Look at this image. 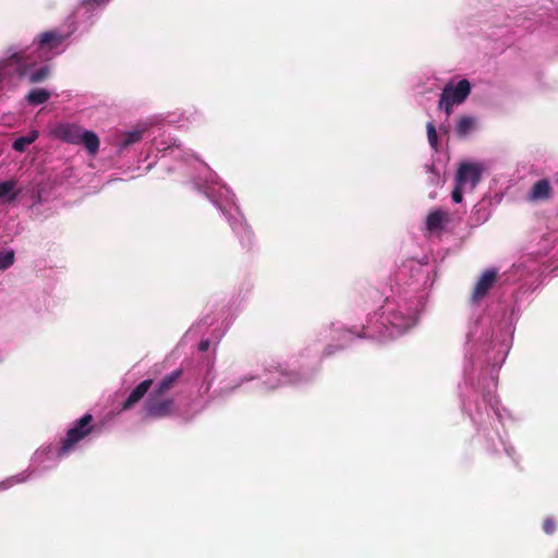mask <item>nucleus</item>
I'll list each match as a JSON object with an SVG mask.
<instances>
[{
	"label": "nucleus",
	"instance_id": "obj_22",
	"mask_svg": "<svg viewBox=\"0 0 558 558\" xmlns=\"http://www.w3.org/2000/svg\"><path fill=\"white\" fill-rule=\"evenodd\" d=\"M471 92V84L463 78L456 83V106L462 104Z\"/></svg>",
	"mask_w": 558,
	"mask_h": 558
},
{
	"label": "nucleus",
	"instance_id": "obj_16",
	"mask_svg": "<svg viewBox=\"0 0 558 558\" xmlns=\"http://www.w3.org/2000/svg\"><path fill=\"white\" fill-rule=\"evenodd\" d=\"M34 476H39V475L33 470V466L29 465L26 470L13 475V476H10V477L5 478L4 481H1L0 482V490H5V489L13 487L14 485L25 483Z\"/></svg>",
	"mask_w": 558,
	"mask_h": 558
},
{
	"label": "nucleus",
	"instance_id": "obj_14",
	"mask_svg": "<svg viewBox=\"0 0 558 558\" xmlns=\"http://www.w3.org/2000/svg\"><path fill=\"white\" fill-rule=\"evenodd\" d=\"M551 186L547 179L535 182L529 192L526 199L531 203L548 201L551 197Z\"/></svg>",
	"mask_w": 558,
	"mask_h": 558
},
{
	"label": "nucleus",
	"instance_id": "obj_19",
	"mask_svg": "<svg viewBox=\"0 0 558 558\" xmlns=\"http://www.w3.org/2000/svg\"><path fill=\"white\" fill-rule=\"evenodd\" d=\"M39 136L38 131L32 130L27 135L17 137L12 143V148L17 153H24Z\"/></svg>",
	"mask_w": 558,
	"mask_h": 558
},
{
	"label": "nucleus",
	"instance_id": "obj_12",
	"mask_svg": "<svg viewBox=\"0 0 558 558\" xmlns=\"http://www.w3.org/2000/svg\"><path fill=\"white\" fill-rule=\"evenodd\" d=\"M211 327L213 339L219 340L226 330L229 328V323L215 324L214 319L209 317L203 318L199 323L193 325L186 332V338H194L203 332L204 328Z\"/></svg>",
	"mask_w": 558,
	"mask_h": 558
},
{
	"label": "nucleus",
	"instance_id": "obj_17",
	"mask_svg": "<svg viewBox=\"0 0 558 558\" xmlns=\"http://www.w3.org/2000/svg\"><path fill=\"white\" fill-rule=\"evenodd\" d=\"M477 120L475 117L462 116L456 124V134L460 138L468 137L471 133L476 131Z\"/></svg>",
	"mask_w": 558,
	"mask_h": 558
},
{
	"label": "nucleus",
	"instance_id": "obj_7",
	"mask_svg": "<svg viewBox=\"0 0 558 558\" xmlns=\"http://www.w3.org/2000/svg\"><path fill=\"white\" fill-rule=\"evenodd\" d=\"M51 134L62 142L72 145H83L90 156H95L99 150L100 142L97 134L75 123H58L52 128Z\"/></svg>",
	"mask_w": 558,
	"mask_h": 558
},
{
	"label": "nucleus",
	"instance_id": "obj_23",
	"mask_svg": "<svg viewBox=\"0 0 558 558\" xmlns=\"http://www.w3.org/2000/svg\"><path fill=\"white\" fill-rule=\"evenodd\" d=\"M14 251L11 248L0 250V271L10 268L14 263Z\"/></svg>",
	"mask_w": 558,
	"mask_h": 558
},
{
	"label": "nucleus",
	"instance_id": "obj_3",
	"mask_svg": "<svg viewBox=\"0 0 558 558\" xmlns=\"http://www.w3.org/2000/svg\"><path fill=\"white\" fill-rule=\"evenodd\" d=\"M364 328L365 324L349 327L341 322L331 323L319 331V337L330 342L326 344L320 353L315 352L310 360L305 356V353L310 354L311 350L310 348L305 349V352L301 355L302 361L298 369L292 367V364L287 361L271 360L265 365L262 374L256 372L244 374L227 383L222 387V391L232 392L254 380H257L256 385L265 390H272L283 385L306 380L317 371L324 357L342 350L357 338L369 339L364 336Z\"/></svg>",
	"mask_w": 558,
	"mask_h": 558
},
{
	"label": "nucleus",
	"instance_id": "obj_2",
	"mask_svg": "<svg viewBox=\"0 0 558 558\" xmlns=\"http://www.w3.org/2000/svg\"><path fill=\"white\" fill-rule=\"evenodd\" d=\"M110 0H80L66 29L56 28L38 35L29 46H10L0 59V87L13 85L21 78L31 83H40L48 78V62L61 54L66 48V40L80 28L87 31L98 12Z\"/></svg>",
	"mask_w": 558,
	"mask_h": 558
},
{
	"label": "nucleus",
	"instance_id": "obj_6",
	"mask_svg": "<svg viewBox=\"0 0 558 558\" xmlns=\"http://www.w3.org/2000/svg\"><path fill=\"white\" fill-rule=\"evenodd\" d=\"M180 376V371H173L155 385L145 401L144 410L147 417L161 418L172 413V393Z\"/></svg>",
	"mask_w": 558,
	"mask_h": 558
},
{
	"label": "nucleus",
	"instance_id": "obj_9",
	"mask_svg": "<svg viewBox=\"0 0 558 558\" xmlns=\"http://www.w3.org/2000/svg\"><path fill=\"white\" fill-rule=\"evenodd\" d=\"M451 223V214L447 209H430L420 226V230L424 238L430 242L440 241L445 234L449 233Z\"/></svg>",
	"mask_w": 558,
	"mask_h": 558
},
{
	"label": "nucleus",
	"instance_id": "obj_5",
	"mask_svg": "<svg viewBox=\"0 0 558 558\" xmlns=\"http://www.w3.org/2000/svg\"><path fill=\"white\" fill-rule=\"evenodd\" d=\"M453 110V80L446 83L438 107L436 110L437 118H433L426 124L427 141L433 151L438 155L437 159L430 166H426L428 173V181L430 184L439 185L445 182L446 163L441 159L444 155L445 160H449L446 148L449 144L450 132V114Z\"/></svg>",
	"mask_w": 558,
	"mask_h": 558
},
{
	"label": "nucleus",
	"instance_id": "obj_15",
	"mask_svg": "<svg viewBox=\"0 0 558 558\" xmlns=\"http://www.w3.org/2000/svg\"><path fill=\"white\" fill-rule=\"evenodd\" d=\"M153 380L146 379L140 383L129 395L122 405V410H129L134 407L151 388Z\"/></svg>",
	"mask_w": 558,
	"mask_h": 558
},
{
	"label": "nucleus",
	"instance_id": "obj_21",
	"mask_svg": "<svg viewBox=\"0 0 558 558\" xmlns=\"http://www.w3.org/2000/svg\"><path fill=\"white\" fill-rule=\"evenodd\" d=\"M51 97V93L45 88H34L26 95V100L33 106L45 104Z\"/></svg>",
	"mask_w": 558,
	"mask_h": 558
},
{
	"label": "nucleus",
	"instance_id": "obj_25",
	"mask_svg": "<svg viewBox=\"0 0 558 558\" xmlns=\"http://www.w3.org/2000/svg\"><path fill=\"white\" fill-rule=\"evenodd\" d=\"M543 530L546 534H553L556 530V522L551 518H547L543 522Z\"/></svg>",
	"mask_w": 558,
	"mask_h": 558
},
{
	"label": "nucleus",
	"instance_id": "obj_4",
	"mask_svg": "<svg viewBox=\"0 0 558 558\" xmlns=\"http://www.w3.org/2000/svg\"><path fill=\"white\" fill-rule=\"evenodd\" d=\"M153 146L158 151L169 150L170 156L182 159L192 171L196 172L195 174L191 173L194 186L227 218L241 244L250 247L253 244L254 234L236 206L234 195L218 181L216 173L194 154L182 149L172 138L161 141L155 138Z\"/></svg>",
	"mask_w": 558,
	"mask_h": 558
},
{
	"label": "nucleus",
	"instance_id": "obj_8",
	"mask_svg": "<svg viewBox=\"0 0 558 558\" xmlns=\"http://www.w3.org/2000/svg\"><path fill=\"white\" fill-rule=\"evenodd\" d=\"M94 428V417L89 413L84 414L82 417L69 424L64 436L59 440L63 452H66L68 456H70L77 451L89 438Z\"/></svg>",
	"mask_w": 558,
	"mask_h": 558
},
{
	"label": "nucleus",
	"instance_id": "obj_1",
	"mask_svg": "<svg viewBox=\"0 0 558 558\" xmlns=\"http://www.w3.org/2000/svg\"><path fill=\"white\" fill-rule=\"evenodd\" d=\"M435 278L436 264L429 256L404 259L395 274L390 293L367 315L364 336L386 342L413 329L425 310Z\"/></svg>",
	"mask_w": 558,
	"mask_h": 558
},
{
	"label": "nucleus",
	"instance_id": "obj_18",
	"mask_svg": "<svg viewBox=\"0 0 558 558\" xmlns=\"http://www.w3.org/2000/svg\"><path fill=\"white\" fill-rule=\"evenodd\" d=\"M144 137V129H135L124 133L117 143L119 153H122L129 146L140 142Z\"/></svg>",
	"mask_w": 558,
	"mask_h": 558
},
{
	"label": "nucleus",
	"instance_id": "obj_26",
	"mask_svg": "<svg viewBox=\"0 0 558 558\" xmlns=\"http://www.w3.org/2000/svg\"><path fill=\"white\" fill-rule=\"evenodd\" d=\"M210 341L211 340L209 338L202 340L198 345L199 351H202V352L207 351L210 345Z\"/></svg>",
	"mask_w": 558,
	"mask_h": 558
},
{
	"label": "nucleus",
	"instance_id": "obj_13",
	"mask_svg": "<svg viewBox=\"0 0 558 558\" xmlns=\"http://www.w3.org/2000/svg\"><path fill=\"white\" fill-rule=\"evenodd\" d=\"M498 271L496 268H488L486 269L481 277L478 278L477 282L475 283L474 290H473V299L474 300H481L488 291L494 287V284L497 281Z\"/></svg>",
	"mask_w": 558,
	"mask_h": 558
},
{
	"label": "nucleus",
	"instance_id": "obj_11",
	"mask_svg": "<svg viewBox=\"0 0 558 558\" xmlns=\"http://www.w3.org/2000/svg\"><path fill=\"white\" fill-rule=\"evenodd\" d=\"M484 166L480 162H461L456 171V204L461 203L463 190H473L481 181Z\"/></svg>",
	"mask_w": 558,
	"mask_h": 558
},
{
	"label": "nucleus",
	"instance_id": "obj_24",
	"mask_svg": "<svg viewBox=\"0 0 558 558\" xmlns=\"http://www.w3.org/2000/svg\"><path fill=\"white\" fill-rule=\"evenodd\" d=\"M214 372H213V366L207 363L206 364V369H205V373H204V379H203V384H202V388L204 389L205 392H207L213 384V380H214Z\"/></svg>",
	"mask_w": 558,
	"mask_h": 558
},
{
	"label": "nucleus",
	"instance_id": "obj_10",
	"mask_svg": "<svg viewBox=\"0 0 558 558\" xmlns=\"http://www.w3.org/2000/svg\"><path fill=\"white\" fill-rule=\"evenodd\" d=\"M68 457V453L63 452L60 442H46L35 450L29 462L33 470L38 475H43L56 469L59 463Z\"/></svg>",
	"mask_w": 558,
	"mask_h": 558
},
{
	"label": "nucleus",
	"instance_id": "obj_20",
	"mask_svg": "<svg viewBox=\"0 0 558 558\" xmlns=\"http://www.w3.org/2000/svg\"><path fill=\"white\" fill-rule=\"evenodd\" d=\"M16 197L15 183L3 181L0 183V206L13 202Z\"/></svg>",
	"mask_w": 558,
	"mask_h": 558
}]
</instances>
